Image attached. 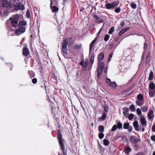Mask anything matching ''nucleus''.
<instances>
[{
  "label": "nucleus",
  "mask_w": 155,
  "mask_h": 155,
  "mask_svg": "<svg viewBox=\"0 0 155 155\" xmlns=\"http://www.w3.org/2000/svg\"><path fill=\"white\" fill-rule=\"evenodd\" d=\"M59 149L61 150V155H67V150L66 149V142L63 138L61 130H59Z\"/></svg>",
  "instance_id": "nucleus-1"
},
{
  "label": "nucleus",
  "mask_w": 155,
  "mask_h": 155,
  "mask_svg": "<svg viewBox=\"0 0 155 155\" xmlns=\"http://www.w3.org/2000/svg\"><path fill=\"white\" fill-rule=\"evenodd\" d=\"M19 19V15L18 14L12 15L11 17L10 18L9 20L11 21V25L12 27L16 28L18 27Z\"/></svg>",
  "instance_id": "nucleus-2"
},
{
  "label": "nucleus",
  "mask_w": 155,
  "mask_h": 155,
  "mask_svg": "<svg viewBox=\"0 0 155 155\" xmlns=\"http://www.w3.org/2000/svg\"><path fill=\"white\" fill-rule=\"evenodd\" d=\"M72 41V38L71 37L68 38L67 39L64 40V42L62 46L61 50L64 54H65L67 52V44L69 43L71 44Z\"/></svg>",
  "instance_id": "nucleus-3"
},
{
  "label": "nucleus",
  "mask_w": 155,
  "mask_h": 155,
  "mask_svg": "<svg viewBox=\"0 0 155 155\" xmlns=\"http://www.w3.org/2000/svg\"><path fill=\"white\" fill-rule=\"evenodd\" d=\"M50 7L52 11L53 12L55 13L54 16V19L55 21L56 22L58 25V21L57 19V12L58 11V7H56L55 5H52V1H51L50 3Z\"/></svg>",
  "instance_id": "nucleus-4"
},
{
  "label": "nucleus",
  "mask_w": 155,
  "mask_h": 155,
  "mask_svg": "<svg viewBox=\"0 0 155 155\" xmlns=\"http://www.w3.org/2000/svg\"><path fill=\"white\" fill-rule=\"evenodd\" d=\"M25 9V6L21 2L17 3L14 6V10L16 11L18 10H24Z\"/></svg>",
  "instance_id": "nucleus-5"
},
{
  "label": "nucleus",
  "mask_w": 155,
  "mask_h": 155,
  "mask_svg": "<svg viewBox=\"0 0 155 155\" xmlns=\"http://www.w3.org/2000/svg\"><path fill=\"white\" fill-rule=\"evenodd\" d=\"M25 31V28L19 27V28L17 29L15 31V34L16 35H19L24 33Z\"/></svg>",
  "instance_id": "nucleus-6"
},
{
  "label": "nucleus",
  "mask_w": 155,
  "mask_h": 155,
  "mask_svg": "<svg viewBox=\"0 0 155 155\" xmlns=\"http://www.w3.org/2000/svg\"><path fill=\"white\" fill-rule=\"evenodd\" d=\"M140 140L137 138L136 136H131L130 138V141L133 144H135L137 143Z\"/></svg>",
  "instance_id": "nucleus-7"
},
{
  "label": "nucleus",
  "mask_w": 155,
  "mask_h": 155,
  "mask_svg": "<svg viewBox=\"0 0 155 155\" xmlns=\"http://www.w3.org/2000/svg\"><path fill=\"white\" fill-rule=\"evenodd\" d=\"M30 54V51L28 48L25 47L23 48L22 54L24 56H27L29 55Z\"/></svg>",
  "instance_id": "nucleus-8"
},
{
  "label": "nucleus",
  "mask_w": 155,
  "mask_h": 155,
  "mask_svg": "<svg viewBox=\"0 0 155 155\" xmlns=\"http://www.w3.org/2000/svg\"><path fill=\"white\" fill-rule=\"evenodd\" d=\"M94 18L95 19V21L97 23H102L104 22L103 20L101 18H99L96 15H93Z\"/></svg>",
  "instance_id": "nucleus-9"
},
{
  "label": "nucleus",
  "mask_w": 155,
  "mask_h": 155,
  "mask_svg": "<svg viewBox=\"0 0 155 155\" xmlns=\"http://www.w3.org/2000/svg\"><path fill=\"white\" fill-rule=\"evenodd\" d=\"M153 111L152 110L150 109L147 114V116L149 119H152L154 117V115L153 114Z\"/></svg>",
  "instance_id": "nucleus-10"
},
{
  "label": "nucleus",
  "mask_w": 155,
  "mask_h": 155,
  "mask_svg": "<svg viewBox=\"0 0 155 155\" xmlns=\"http://www.w3.org/2000/svg\"><path fill=\"white\" fill-rule=\"evenodd\" d=\"M140 120L143 126H146L147 125V121L143 115H141L140 116Z\"/></svg>",
  "instance_id": "nucleus-11"
},
{
  "label": "nucleus",
  "mask_w": 155,
  "mask_h": 155,
  "mask_svg": "<svg viewBox=\"0 0 155 155\" xmlns=\"http://www.w3.org/2000/svg\"><path fill=\"white\" fill-rule=\"evenodd\" d=\"M97 38H96L94 40H93L91 43L90 45L89 46V54H90L92 50L93 47L96 41H97Z\"/></svg>",
  "instance_id": "nucleus-12"
},
{
  "label": "nucleus",
  "mask_w": 155,
  "mask_h": 155,
  "mask_svg": "<svg viewBox=\"0 0 155 155\" xmlns=\"http://www.w3.org/2000/svg\"><path fill=\"white\" fill-rule=\"evenodd\" d=\"M26 21H20L18 24V26L21 28H25L24 26L26 25Z\"/></svg>",
  "instance_id": "nucleus-13"
},
{
  "label": "nucleus",
  "mask_w": 155,
  "mask_h": 155,
  "mask_svg": "<svg viewBox=\"0 0 155 155\" xmlns=\"http://www.w3.org/2000/svg\"><path fill=\"white\" fill-rule=\"evenodd\" d=\"M133 125L136 130L139 131L140 129L138 124V122L137 121L135 120L134 121L133 123Z\"/></svg>",
  "instance_id": "nucleus-14"
},
{
  "label": "nucleus",
  "mask_w": 155,
  "mask_h": 155,
  "mask_svg": "<svg viewBox=\"0 0 155 155\" xmlns=\"http://www.w3.org/2000/svg\"><path fill=\"white\" fill-rule=\"evenodd\" d=\"M123 114L126 117H128V112L129 111V109L127 107H124L123 109Z\"/></svg>",
  "instance_id": "nucleus-15"
},
{
  "label": "nucleus",
  "mask_w": 155,
  "mask_h": 155,
  "mask_svg": "<svg viewBox=\"0 0 155 155\" xmlns=\"http://www.w3.org/2000/svg\"><path fill=\"white\" fill-rule=\"evenodd\" d=\"M104 54L103 53H101L98 56L97 60L98 62L101 61L104 58Z\"/></svg>",
  "instance_id": "nucleus-16"
},
{
  "label": "nucleus",
  "mask_w": 155,
  "mask_h": 155,
  "mask_svg": "<svg viewBox=\"0 0 155 155\" xmlns=\"http://www.w3.org/2000/svg\"><path fill=\"white\" fill-rule=\"evenodd\" d=\"M149 94L150 97H153L155 94V89H149Z\"/></svg>",
  "instance_id": "nucleus-17"
},
{
  "label": "nucleus",
  "mask_w": 155,
  "mask_h": 155,
  "mask_svg": "<svg viewBox=\"0 0 155 155\" xmlns=\"http://www.w3.org/2000/svg\"><path fill=\"white\" fill-rule=\"evenodd\" d=\"M131 151L132 149L130 147H125L124 151L126 155H128Z\"/></svg>",
  "instance_id": "nucleus-18"
},
{
  "label": "nucleus",
  "mask_w": 155,
  "mask_h": 155,
  "mask_svg": "<svg viewBox=\"0 0 155 155\" xmlns=\"http://www.w3.org/2000/svg\"><path fill=\"white\" fill-rule=\"evenodd\" d=\"M129 29V27H127L126 28L122 30L118 34V35L119 36L122 35L125 32L128 30Z\"/></svg>",
  "instance_id": "nucleus-19"
},
{
  "label": "nucleus",
  "mask_w": 155,
  "mask_h": 155,
  "mask_svg": "<svg viewBox=\"0 0 155 155\" xmlns=\"http://www.w3.org/2000/svg\"><path fill=\"white\" fill-rule=\"evenodd\" d=\"M10 6L9 2L7 0H3L2 6L4 7H8Z\"/></svg>",
  "instance_id": "nucleus-20"
},
{
  "label": "nucleus",
  "mask_w": 155,
  "mask_h": 155,
  "mask_svg": "<svg viewBox=\"0 0 155 155\" xmlns=\"http://www.w3.org/2000/svg\"><path fill=\"white\" fill-rule=\"evenodd\" d=\"M103 69L97 68V78H99L101 74Z\"/></svg>",
  "instance_id": "nucleus-21"
},
{
  "label": "nucleus",
  "mask_w": 155,
  "mask_h": 155,
  "mask_svg": "<svg viewBox=\"0 0 155 155\" xmlns=\"http://www.w3.org/2000/svg\"><path fill=\"white\" fill-rule=\"evenodd\" d=\"M149 89H155V84L153 82H150L149 85Z\"/></svg>",
  "instance_id": "nucleus-22"
},
{
  "label": "nucleus",
  "mask_w": 155,
  "mask_h": 155,
  "mask_svg": "<svg viewBox=\"0 0 155 155\" xmlns=\"http://www.w3.org/2000/svg\"><path fill=\"white\" fill-rule=\"evenodd\" d=\"M135 103L137 105L139 106H141L143 104L144 101L143 100L140 101V100H137Z\"/></svg>",
  "instance_id": "nucleus-23"
},
{
  "label": "nucleus",
  "mask_w": 155,
  "mask_h": 155,
  "mask_svg": "<svg viewBox=\"0 0 155 155\" xmlns=\"http://www.w3.org/2000/svg\"><path fill=\"white\" fill-rule=\"evenodd\" d=\"M150 53H149L148 55H147L146 58L145 62L146 64H149L150 62Z\"/></svg>",
  "instance_id": "nucleus-24"
},
{
  "label": "nucleus",
  "mask_w": 155,
  "mask_h": 155,
  "mask_svg": "<svg viewBox=\"0 0 155 155\" xmlns=\"http://www.w3.org/2000/svg\"><path fill=\"white\" fill-rule=\"evenodd\" d=\"M29 76L31 78H34L35 76V74L34 72L32 71H29L28 72Z\"/></svg>",
  "instance_id": "nucleus-25"
},
{
  "label": "nucleus",
  "mask_w": 155,
  "mask_h": 155,
  "mask_svg": "<svg viewBox=\"0 0 155 155\" xmlns=\"http://www.w3.org/2000/svg\"><path fill=\"white\" fill-rule=\"evenodd\" d=\"M106 8L108 9H113V7L111 3H108L105 5Z\"/></svg>",
  "instance_id": "nucleus-26"
},
{
  "label": "nucleus",
  "mask_w": 155,
  "mask_h": 155,
  "mask_svg": "<svg viewBox=\"0 0 155 155\" xmlns=\"http://www.w3.org/2000/svg\"><path fill=\"white\" fill-rule=\"evenodd\" d=\"M52 78H51V80L54 82V83H56L57 84V77L54 74H52Z\"/></svg>",
  "instance_id": "nucleus-27"
},
{
  "label": "nucleus",
  "mask_w": 155,
  "mask_h": 155,
  "mask_svg": "<svg viewBox=\"0 0 155 155\" xmlns=\"http://www.w3.org/2000/svg\"><path fill=\"white\" fill-rule=\"evenodd\" d=\"M117 122L116 123V124L117 125V126L118 129H120L122 128V124L121 123L120 121L117 120L116 121Z\"/></svg>",
  "instance_id": "nucleus-28"
},
{
  "label": "nucleus",
  "mask_w": 155,
  "mask_h": 155,
  "mask_svg": "<svg viewBox=\"0 0 155 155\" xmlns=\"http://www.w3.org/2000/svg\"><path fill=\"white\" fill-rule=\"evenodd\" d=\"M154 77L153 72L151 70L150 72V73L149 78H148V80H151L153 79V78Z\"/></svg>",
  "instance_id": "nucleus-29"
},
{
  "label": "nucleus",
  "mask_w": 155,
  "mask_h": 155,
  "mask_svg": "<svg viewBox=\"0 0 155 155\" xmlns=\"http://www.w3.org/2000/svg\"><path fill=\"white\" fill-rule=\"evenodd\" d=\"M98 64H99L98 66V68L103 69L104 66V63L103 62H98Z\"/></svg>",
  "instance_id": "nucleus-30"
},
{
  "label": "nucleus",
  "mask_w": 155,
  "mask_h": 155,
  "mask_svg": "<svg viewBox=\"0 0 155 155\" xmlns=\"http://www.w3.org/2000/svg\"><path fill=\"white\" fill-rule=\"evenodd\" d=\"M107 117V114L105 112H104L101 117L99 118V119L102 121L105 120Z\"/></svg>",
  "instance_id": "nucleus-31"
},
{
  "label": "nucleus",
  "mask_w": 155,
  "mask_h": 155,
  "mask_svg": "<svg viewBox=\"0 0 155 155\" xmlns=\"http://www.w3.org/2000/svg\"><path fill=\"white\" fill-rule=\"evenodd\" d=\"M130 6L133 9H135L137 7L136 4L134 2H132L130 3Z\"/></svg>",
  "instance_id": "nucleus-32"
},
{
  "label": "nucleus",
  "mask_w": 155,
  "mask_h": 155,
  "mask_svg": "<svg viewBox=\"0 0 155 155\" xmlns=\"http://www.w3.org/2000/svg\"><path fill=\"white\" fill-rule=\"evenodd\" d=\"M109 86L114 89L116 88L117 87V84L115 82H112L110 83Z\"/></svg>",
  "instance_id": "nucleus-33"
},
{
  "label": "nucleus",
  "mask_w": 155,
  "mask_h": 155,
  "mask_svg": "<svg viewBox=\"0 0 155 155\" xmlns=\"http://www.w3.org/2000/svg\"><path fill=\"white\" fill-rule=\"evenodd\" d=\"M111 3L112 5L113 8H114L115 7L119 5V2L118 1H117L116 2L114 1L113 2H112Z\"/></svg>",
  "instance_id": "nucleus-34"
},
{
  "label": "nucleus",
  "mask_w": 155,
  "mask_h": 155,
  "mask_svg": "<svg viewBox=\"0 0 155 155\" xmlns=\"http://www.w3.org/2000/svg\"><path fill=\"white\" fill-rule=\"evenodd\" d=\"M137 100H140V101L143 100V95L141 94H138L137 96Z\"/></svg>",
  "instance_id": "nucleus-35"
},
{
  "label": "nucleus",
  "mask_w": 155,
  "mask_h": 155,
  "mask_svg": "<svg viewBox=\"0 0 155 155\" xmlns=\"http://www.w3.org/2000/svg\"><path fill=\"white\" fill-rule=\"evenodd\" d=\"M134 87V85H132L130 87V88L128 89L124 90L123 92V93H127L130 91Z\"/></svg>",
  "instance_id": "nucleus-36"
},
{
  "label": "nucleus",
  "mask_w": 155,
  "mask_h": 155,
  "mask_svg": "<svg viewBox=\"0 0 155 155\" xmlns=\"http://www.w3.org/2000/svg\"><path fill=\"white\" fill-rule=\"evenodd\" d=\"M81 46V44H80L78 45L77 44H75L74 47V48L75 49L77 50L80 49Z\"/></svg>",
  "instance_id": "nucleus-37"
},
{
  "label": "nucleus",
  "mask_w": 155,
  "mask_h": 155,
  "mask_svg": "<svg viewBox=\"0 0 155 155\" xmlns=\"http://www.w3.org/2000/svg\"><path fill=\"white\" fill-rule=\"evenodd\" d=\"M129 109L132 112L136 110L134 105L133 104L131 105L130 106Z\"/></svg>",
  "instance_id": "nucleus-38"
},
{
  "label": "nucleus",
  "mask_w": 155,
  "mask_h": 155,
  "mask_svg": "<svg viewBox=\"0 0 155 155\" xmlns=\"http://www.w3.org/2000/svg\"><path fill=\"white\" fill-rule=\"evenodd\" d=\"M98 130L101 133H103L104 130V127L103 125H100L99 127Z\"/></svg>",
  "instance_id": "nucleus-39"
},
{
  "label": "nucleus",
  "mask_w": 155,
  "mask_h": 155,
  "mask_svg": "<svg viewBox=\"0 0 155 155\" xmlns=\"http://www.w3.org/2000/svg\"><path fill=\"white\" fill-rule=\"evenodd\" d=\"M140 108L142 111L144 112H146L148 109V107L147 106H142Z\"/></svg>",
  "instance_id": "nucleus-40"
},
{
  "label": "nucleus",
  "mask_w": 155,
  "mask_h": 155,
  "mask_svg": "<svg viewBox=\"0 0 155 155\" xmlns=\"http://www.w3.org/2000/svg\"><path fill=\"white\" fill-rule=\"evenodd\" d=\"M94 55H92L90 58V64L91 65V66H92L94 62Z\"/></svg>",
  "instance_id": "nucleus-41"
},
{
  "label": "nucleus",
  "mask_w": 155,
  "mask_h": 155,
  "mask_svg": "<svg viewBox=\"0 0 155 155\" xmlns=\"http://www.w3.org/2000/svg\"><path fill=\"white\" fill-rule=\"evenodd\" d=\"M109 141L108 140L106 139L104 140L103 143L104 145L107 146L109 145Z\"/></svg>",
  "instance_id": "nucleus-42"
},
{
  "label": "nucleus",
  "mask_w": 155,
  "mask_h": 155,
  "mask_svg": "<svg viewBox=\"0 0 155 155\" xmlns=\"http://www.w3.org/2000/svg\"><path fill=\"white\" fill-rule=\"evenodd\" d=\"M6 64L7 67L9 68L10 70L11 71L13 68V65L11 63H7Z\"/></svg>",
  "instance_id": "nucleus-43"
},
{
  "label": "nucleus",
  "mask_w": 155,
  "mask_h": 155,
  "mask_svg": "<svg viewBox=\"0 0 155 155\" xmlns=\"http://www.w3.org/2000/svg\"><path fill=\"white\" fill-rule=\"evenodd\" d=\"M104 110L105 112H108L109 110V107L108 106L105 104L104 106Z\"/></svg>",
  "instance_id": "nucleus-44"
},
{
  "label": "nucleus",
  "mask_w": 155,
  "mask_h": 155,
  "mask_svg": "<svg viewBox=\"0 0 155 155\" xmlns=\"http://www.w3.org/2000/svg\"><path fill=\"white\" fill-rule=\"evenodd\" d=\"M129 126V124L128 123H126L124 124L123 127L124 129H126L128 128Z\"/></svg>",
  "instance_id": "nucleus-45"
},
{
  "label": "nucleus",
  "mask_w": 155,
  "mask_h": 155,
  "mask_svg": "<svg viewBox=\"0 0 155 155\" xmlns=\"http://www.w3.org/2000/svg\"><path fill=\"white\" fill-rule=\"evenodd\" d=\"M110 38V35L108 34H106L104 36V40L105 41H108Z\"/></svg>",
  "instance_id": "nucleus-46"
},
{
  "label": "nucleus",
  "mask_w": 155,
  "mask_h": 155,
  "mask_svg": "<svg viewBox=\"0 0 155 155\" xmlns=\"http://www.w3.org/2000/svg\"><path fill=\"white\" fill-rule=\"evenodd\" d=\"M134 149L136 151L138 150L140 148L139 146L137 144H135L134 145Z\"/></svg>",
  "instance_id": "nucleus-47"
},
{
  "label": "nucleus",
  "mask_w": 155,
  "mask_h": 155,
  "mask_svg": "<svg viewBox=\"0 0 155 155\" xmlns=\"http://www.w3.org/2000/svg\"><path fill=\"white\" fill-rule=\"evenodd\" d=\"M121 11V8L119 7H117L115 8L114 10V12L116 13H119Z\"/></svg>",
  "instance_id": "nucleus-48"
},
{
  "label": "nucleus",
  "mask_w": 155,
  "mask_h": 155,
  "mask_svg": "<svg viewBox=\"0 0 155 155\" xmlns=\"http://www.w3.org/2000/svg\"><path fill=\"white\" fill-rule=\"evenodd\" d=\"M114 27H111L108 31V33L110 34H111L114 32Z\"/></svg>",
  "instance_id": "nucleus-49"
},
{
  "label": "nucleus",
  "mask_w": 155,
  "mask_h": 155,
  "mask_svg": "<svg viewBox=\"0 0 155 155\" xmlns=\"http://www.w3.org/2000/svg\"><path fill=\"white\" fill-rule=\"evenodd\" d=\"M47 97H48V100L50 102V103L51 104L50 105V106H51V108L52 110H53V104L51 102V100L49 99V96H48V94H47Z\"/></svg>",
  "instance_id": "nucleus-50"
},
{
  "label": "nucleus",
  "mask_w": 155,
  "mask_h": 155,
  "mask_svg": "<svg viewBox=\"0 0 155 155\" xmlns=\"http://www.w3.org/2000/svg\"><path fill=\"white\" fill-rule=\"evenodd\" d=\"M26 17L28 18H30V12L29 10H27L26 12Z\"/></svg>",
  "instance_id": "nucleus-51"
},
{
  "label": "nucleus",
  "mask_w": 155,
  "mask_h": 155,
  "mask_svg": "<svg viewBox=\"0 0 155 155\" xmlns=\"http://www.w3.org/2000/svg\"><path fill=\"white\" fill-rule=\"evenodd\" d=\"M104 136V134L102 133H101L98 134V137L100 139H102Z\"/></svg>",
  "instance_id": "nucleus-52"
},
{
  "label": "nucleus",
  "mask_w": 155,
  "mask_h": 155,
  "mask_svg": "<svg viewBox=\"0 0 155 155\" xmlns=\"http://www.w3.org/2000/svg\"><path fill=\"white\" fill-rule=\"evenodd\" d=\"M137 114L138 115H140L142 114L141 111L140 109L138 108L136 110Z\"/></svg>",
  "instance_id": "nucleus-53"
},
{
  "label": "nucleus",
  "mask_w": 155,
  "mask_h": 155,
  "mask_svg": "<svg viewBox=\"0 0 155 155\" xmlns=\"http://www.w3.org/2000/svg\"><path fill=\"white\" fill-rule=\"evenodd\" d=\"M134 115L133 114H130V115L128 116V119L129 120H131L134 117Z\"/></svg>",
  "instance_id": "nucleus-54"
},
{
  "label": "nucleus",
  "mask_w": 155,
  "mask_h": 155,
  "mask_svg": "<svg viewBox=\"0 0 155 155\" xmlns=\"http://www.w3.org/2000/svg\"><path fill=\"white\" fill-rule=\"evenodd\" d=\"M117 128L116 125L115 124L113 126L111 130L113 131H115L117 130Z\"/></svg>",
  "instance_id": "nucleus-55"
},
{
  "label": "nucleus",
  "mask_w": 155,
  "mask_h": 155,
  "mask_svg": "<svg viewBox=\"0 0 155 155\" xmlns=\"http://www.w3.org/2000/svg\"><path fill=\"white\" fill-rule=\"evenodd\" d=\"M40 87H41V88H42L43 87H45V88L46 90V93L47 94V91H46V87L45 86V84L44 83H43L42 84H41L40 85Z\"/></svg>",
  "instance_id": "nucleus-56"
},
{
  "label": "nucleus",
  "mask_w": 155,
  "mask_h": 155,
  "mask_svg": "<svg viewBox=\"0 0 155 155\" xmlns=\"http://www.w3.org/2000/svg\"><path fill=\"white\" fill-rule=\"evenodd\" d=\"M32 83L34 84H36L37 82V79L36 78H33L32 80Z\"/></svg>",
  "instance_id": "nucleus-57"
},
{
  "label": "nucleus",
  "mask_w": 155,
  "mask_h": 155,
  "mask_svg": "<svg viewBox=\"0 0 155 155\" xmlns=\"http://www.w3.org/2000/svg\"><path fill=\"white\" fill-rule=\"evenodd\" d=\"M113 54V53H111L109 54L108 59V61H110L111 58L112 57Z\"/></svg>",
  "instance_id": "nucleus-58"
},
{
  "label": "nucleus",
  "mask_w": 155,
  "mask_h": 155,
  "mask_svg": "<svg viewBox=\"0 0 155 155\" xmlns=\"http://www.w3.org/2000/svg\"><path fill=\"white\" fill-rule=\"evenodd\" d=\"M151 140L153 141H155V135H152L150 137Z\"/></svg>",
  "instance_id": "nucleus-59"
},
{
  "label": "nucleus",
  "mask_w": 155,
  "mask_h": 155,
  "mask_svg": "<svg viewBox=\"0 0 155 155\" xmlns=\"http://www.w3.org/2000/svg\"><path fill=\"white\" fill-rule=\"evenodd\" d=\"M134 78V77L132 78L131 79L129 80L128 83L127 84L128 85L129 84H130L132 82Z\"/></svg>",
  "instance_id": "nucleus-60"
},
{
  "label": "nucleus",
  "mask_w": 155,
  "mask_h": 155,
  "mask_svg": "<svg viewBox=\"0 0 155 155\" xmlns=\"http://www.w3.org/2000/svg\"><path fill=\"white\" fill-rule=\"evenodd\" d=\"M152 131L154 132H155V124H153L152 127Z\"/></svg>",
  "instance_id": "nucleus-61"
},
{
  "label": "nucleus",
  "mask_w": 155,
  "mask_h": 155,
  "mask_svg": "<svg viewBox=\"0 0 155 155\" xmlns=\"http://www.w3.org/2000/svg\"><path fill=\"white\" fill-rule=\"evenodd\" d=\"M55 5V6H57L58 5V3L57 1H56L55 0H54L53 2H52V5Z\"/></svg>",
  "instance_id": "nucleus-62"
},
{
  "label": "nucleus",
  "mask_w": 155,
  "mask_h": 155,
  "mask_svg": "<svg viewBox=\"0 0 155 155\" xmlns=\"http://www.w3.org/2000/svg\"><path fill=\"white\" fill-rule=\"evenodd\" d=\"M127 129H128V132H131L132 131V127L131 126H129Z\"/></svg>",
  "instance_id": "nucleus-63"
},
{
  "label": "nucleus",
  "mask_w": 155,
  "mask_h": 155,
  "mask_svg": "<svg viewBox=\"0 0 155 155\" xmlns=\"http://www.w3.org/2000/svg\"><path fill=\"white\" fill-rule=\"evenodd\" d=\"M146 40H145V42L144 44V49L145 50L147 47V45L146 44Z\"/></svg>",
  "instance_id": "nucleus-64"
}]
</instances>
